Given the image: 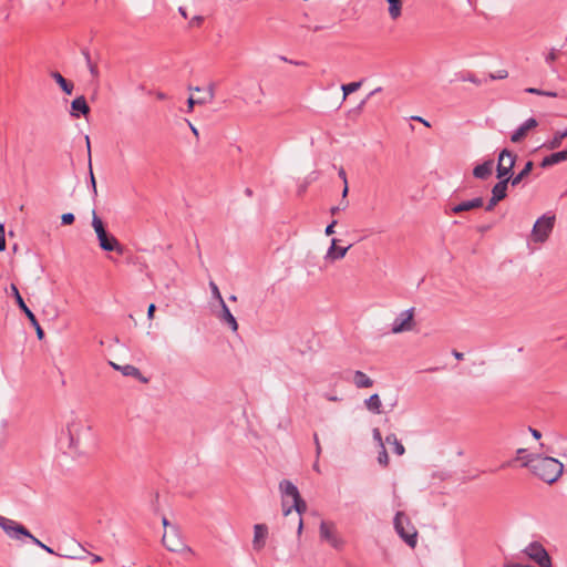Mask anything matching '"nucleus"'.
Masks as SVG:
<instances>
[{"mask_svg": "<svg viewBox=\"0 0 567 567\" xmlns=\"http://www.w3.org/2000/svg\"><path fill=\"white\" fill-rule=\"evenodd\" d=\"M292 508V506L286 507V501L282 499V511L285 516H288L291 513Z\"/></svg>", "mask_w": 567, "mask_h": 567, "instance_id": "nucleus-54", "label": "nucleus"}, {"mask_svg": "<svg viewBox=\"0 0 567 567\" xmlns=\"http://www.w3.org/2000/svg\"><path fill=\"white\" fill-rule=\"evenodd\" d=\"M389 3V14L393 20H396L402 13L401 0H386Z\"/></svg>", "mask_w": 567, "mask_h": 567, "instance_id": "nucleus-30", "label": "nucleus"}, {"mask_svg": "<svg viewBox=\"0 0 567 567\" xmlns=\"http://www.w3.org/2000/svg\"><path fill=\"white\" fill-rule=\"evenodd\" d=\"M462 81L472 82L476 85H481L483 83L482 80L477 79L474 74L467 73L466 75L462 76Z\"/></svg>", "mask_w": 567, "mask_h": 567, "instance_id": "nucleus-38", "label": "nucleus"}, {"mask_svg": "<svg viewBox=\"0 0 567 567\" xmlns=\"http://www.w3.org/2000/svg\"><path fill=\"white\" fill-rule=\"evenodd\" d=\"M516 159L517 155L514 152L508 151L507 148L502 150L497 158V178H506L509 176L515 166Z\"/></svg>", "mask_w": 567, "mask_h": 567, "instance_id": "nucleus-10", "label": "nucleus"}, {"mask_svg": "<svg viewBox=\"0 0 567 567\" xmlns=\"http://www.w3.org/2000/svg\"><path fill=\"white\" fill-rule=\"evenodd\" d=\"M414 308L402 311L393 321L391 327L392 333H401L411 331L414 328Z\"/></svg>", "mask_w": 567, "mask_h": 567, "instance_id": "nucleus-12", "label": "nucleus"}, {"mask_svg": "<svg viewBox=\"0 0 567 567\" xmlns=\"http://www.w3.org/2000/svg\"><path fill=\"white\" fill-rule=\"evenodd\" d=\"M378 462L380 465L382 466H388L389 464V455H388V452L385 450V446H380V451H379V454H378Z\"/></svg>", "mask_w": 567, "mask_h": 567, "instance_id": "nucleus-36", "label": "nucleus"}, {"mask_svg": "<svg viewBox=\"0 0 567 567\" xmlns=\"http://www.w3.org/2000/svg\"><path fill=\"white\" fill-rule=\"evenodd\" d=\"M214 97H215V85L209 84L207 87L206 95L197 99L196 102H197V104H206V103H210L214 100Z\"/></svg>", "mask_w": 567, "mask_h": 567, "instance_id": "nucleus-33", "label": "nucleus"}, {"mask_svg": "<svg viewBox=\"0 0 567 567\" xmlns=\"http://www.w3.org/2000/svg\"><path fill=\"white\" fill-rule=\"evenodd\" d=\"M90 113V106L83 95L75 97L71 102V115L73 117H80V114L87 115Z\"/></svg>", "mask_w": 567, "mask_h": 567, "instance_id": "nucleus-17", "label": "nucleus"}, {"mask_svg": "<svg viewBox=\"0 0 567 567\" xmlns=\"http://www.w3.org/2000/svg\"><path fill=\"white\" fill-rule=\"evenodd\" d=\"M324 398H326L327 400H329V401H332V402H336V401H338V400H339V398H338V396H336V395H330V394H326V395H324Z\"/></svg>", "mask_w": 567, "mask_h": 567, "instance_id": "nucleus-63", "label": "nucleus"}, {"mask_svg": "<svg viewBox=\"0 0 567 567\" xmlns=\"http://www.w3.org/2000/svg\"><path fill=\"white\" fill-rule=\"evenodd\" d=\"M555 226V216L554 215H543L540 216L534 224L532 234H530V240L537 244L545 243Z\"/></svg>", "mask_w": 567, "mask_h": 567, "instance_id": "nucleus-6", "label": "nucleus"}, {"mask_svg": "<svg viewBox=\"0 0 567 567\" xmlns=\"http://www.w3.org/2000/svg\"><path fill=\"white\" fill-rule=\"evenodd\" d=\"M209 288H210L213 298L216 299L219 305L224 303L225 301H224V299L221 297L219 288H218V286L213 280L209 281Z\"/></svg>", "mask_w": 567, "mask_h": 567, "instance_id": "nucleus-35", "label": "nucleus"}, {"mask_svg": "<svg viewBox=\"0 0 567 567\" xmlns=\"http://www.w3.org/2000/svg\"><path fill=\"white\" fill-rule=\"evenodd\" d=\"M92 227L94 228V231H95L97 240H99V246L102 250L115 251L118 255L124 254L123 246L118 243V240L113 235H110L106 231L102 219L96 215L95 210H93Z\"/></svg>", "mask_w": 567, "mask_h": 567, "instance_id": "nucleus-3", "label": "nucleus"}, {"mask_svg": "<svg viewBox=\"0 0 567 567\" xmlns=\"http://www.w3.org/2000/svg\"><path fill=\"white\" fill-rule=\"evenodd\" d=\"M268 537V527L266 524H256L254 526V539L252 547L255 550H261L266 545V539Z\"/></svg>", "mask_w": 567, "mask_h": 567, "instance_id": "nucleus-14", "label": "nucleus"}, {"mask_svg": "<svg viewBox=\"0 0 567 567\" xmlns=\"http://www.w3.org/2000/svg\"><path fill=\"white\" fill-rule=\"evenodd\" d=\"M337 219H333L327 227H326V230H324V234L327 236H331L334 234V227L337 225Z\"/></svg>", "mask_w": 567, "mask_h": 567, "instance_id": "nucleus-44", "label": "nucleus"}, {"mask_svg": "<svg viewBox=\"0 0 567 567\" xmlns=\"http://www.w3.org/2000/svg\"><path fill=\"white\" fill-rule=\"evenodd\" d=\"M155 310H156V307L154 303H151L148 306V309H147V318L151 320L154 318V313H155Z\"/></svg>", "mask_w": 567, "mask_h": 567, "instance_id": "nucleus-49", "label": "nucleus"}, {"mask_svg": "<svg viewBox=\"0 0 567 567\" xmlns=\"http://www.w3.org/2000/svg\"><path fill=\"white\" fill-rule=\"evenodd\" d=\"M337 243H338V239L333 238L331 240V246L329 247L324 258L327 260H339V259H342L347 251L349 250V248L351 247V245H349L348 247H337Z\"/></svg>", "mask_w": 567, "mask_h": 567, "instance_id": "nucleus-20", "label": "nucleus"}, {"mask_svg": "<svg viewBox=\"0 0 567 567\" xmlns=\"http://www.w3.org/2000/svg\"><path fill=\"white\" fill-rule=\"evenodd\" d=\"M483 204H484V200L482 197H475L473 199L464 200V202L453 206L451 208V212L453 214H460V213L467 212L471 209L480 208L483 206Z\"/></svg>", "mask_w": 567, "mask_h": 567, "instance_id": "nucleus-18", "label": "nucleus"}, {"mask_svg": "<svg viewBox=\"0 0 567 567\" xmlns=\"http://www.w3.org/2000/svg\"><path fill=\"white\" fill-rule=\"evenodd\" d=\"M74 215L72 213H65L61 216L62 225H71L74 221Z\"/></svg>", "mask_w": 567, "mask_h": 567, "instance_id": "nucleus-39", "label": "nucleus"}, {"mask_svg": "<svg viewBox=\"0 0 567 567\" xmlns=\"http://www.w3.org/2000/svg\"><path fill=\"white\" fill-rule=\"evenodd\" d=\"M385 443L393 446V452L396 455L401 456L405 453V449H404L403 444L398 440L395 434L391 433V434L386 435Z\"/></svg>", "mask_w": 567, "mask_h": 567, "instance_id": "nucleus-29", "label": "nucleus"}, {"mask_svg": "<svg viewBox=\"0 0 567 567\" xmlns=\"http://www.w3.org/2000/svg\"><path fill=\"white\" fill-rule=\"evenodd\" d=\"M522 464L546 483H555L563 474L564 465L551 456L528 454Z\"/></svg>", "mask_w": 567, "mask_h": 567, "instance_id": "nucleus-1", "label": "nucleus"}, {"mask_svg": "<svg viewBox=\"0 0 567 567\" xmlns=\"http://www.w3.org/2000/svg\"><path fill=\"white\" fill-rule=\"evenodd\" d=\"M6 249V230L3 224L0 223V251Z\"/></svg>", "mask_w": 567, "mask_h": 567, "instance_id": "nucleus-40", "label": "nucleus"}, {"mask_svg": "<svg viewBox=\"0 0 567 567\" xmlns=\"http://www.w3.org/2000/svg\"><path fill=\"white\" fill-rule=\"evenodd\" d=\"M348 193H349L348 184H343V189H342V200H346V198H347V196H348Z\"/></svg>", "mask_w": 567, "mask_h": 567, "instance_id": "nucleus-60", "label": "nucleus"}, {"mask_svg": "<svg viewBox=\"0 0 567 567\" xmlns=\"http://www.w3.org/2000/svg\"><path fill=\"white\" fill-rule=\"evenodd\" d=\"M411 120L417 121V122L422 123L423 125H425L426 127L431 126V124L426 120L421 117V116L414 115V116L411 117Z\"/></svg>", "mask_w": 567, "mask_h": 567, "instance_id": "nucleus-50", "label": "nucleus"}, {"mask_svg": "<svg viewBox=\"0 0 567 567\" xmlns=\"http://www.w3.org/2000/svg\"><path fill=\"white\" fill-rule=\"evenodd\" d=\"M503 567H534L532 565H523L518 563H505Z\"/></svg>", "mask_w": 567, "mask_h": 567, "instance_id": "nucleus-52", "label": "nucleus"}, {"mask_svg": "<svg viewBox=\"0 0 567 567\" xmlns=\"http://www.w3.org/2000/svg\"><path fill=\"white\" fill-rule=\"evenodd\" d=\"M51 76L53 78V80L60 85V87L62 89V91L70 95L72 94L73 92V89H74V85L73 83L66 81L62 75L61 73L59 72H52L51 73Z\"/></svg>", "mask_w": 567, "mask_h": 567, "instance_id": "nucleus-28", "label": "nucleus"}, {"mask_svg": "<svg viewBox=\"0 0 567 567\" xmlns=\"http://www.w3.org/2000/svg\"><path fill=\"white\" fill-rule=\"evenodd\" d=\"M372 436L375 442H378L379 446H384V441L382 440L381 432L379 429H373Z\"/></svg>", "mask_w": 567, "mask_h": 567, "instance_id": "nucleus-42", "label": "nucleus"}, {"mask_svg": "<svg viewBox=\"0 0 567 567\" xmlns=\"http://www.w3.org/2000/svg\"><path fill=\"white\" fill-rule=\"evenodd\" d=\"M162 524L165 530H167V528L171 529V526H173L165 516L162 518Z\"/></svg>", "mask_w": 567, "mask_h": 567, "instance_id": "nucleus-58", "label": "nucleus"}, {"mask_svg": "<svg viewBox=\"0 0 567 567\" xmlns=\"http://www.w3.org/2000/svg\"><path fill=\"white\" fill-rule=\"evenodd\" d=\"M83 55L85 58V62H86L87 69L90 71L92 78L97 79L100 75V72H99V68H97L96 63H94L91 60L90 53L87 51H83Z\"/></svg>", "mask_w": 567, "mask_h": 567, "instance_id": "nucleus-31", "label": "nucleus"}, {"mask_svg": "<svg viewBox=\"0 0 567 567\" xmlns=\"http://www.w3.org/2000/svg\"><path fill=\"white\" fill-rule=\"evenodd\" d=\"M353 383L359 389L371 388L373 385V380L368 377L364 372L357 370L353 373Z\"/></svg>", "mask_w": 567, "mask_h": 567, "instance_id": "nucleus-25", "label": "nucleus"}, {"mask_svg": "<svg viewBox=\"0 0 567 567\" xmlns=\"http://www.w3.org/2000/svg\"><path fill=\"white\" fill-rule=\"evenodd\" d=\"M197 104L196 100L193 99L192 96L187 100V105H188V112H192L193 109H194V105Z\"/></svg>", "mask_w": 567, "mask_h": 567, "instance_id": "nucleus-56", "label": "nucleus"}, {"mask_svg": "<svg viewBox=\"0 0 567 567\" xmlns=\"http://www.w3.org/2000/svg\"><path fill=\"white\" fill-rule=\"evenodd\" d=\"M338 175L342 179L343 184H348L347 173L343 167L339 168Z\"/></svg>", "mask_w": 567, "mask_h": 567, "instance_id": "nucleus-48", "label": "nucleus"}, {"mask_svg": "<svg viewBox=\"0 0 567 567\" xmlns=\"http://www.w3.org/2000/svg\"><path fill=\"white\" fill-rule=\"evenodd\" d=\"M499 181L493 186L492 188V196L497 198L499 202L506 198L507 196V188L509 182V176L506 178H498Z\"/></svg>", "mask_w": 567, "mask_h": 567, "instance_id": "nucleus-22", "label": "nucleus"}, {"mask_svg": "<svg viewBox=\"0 0 567 567\" xmlns=\"http://www.w3.org/2000/svg\"><path fill=\"white\" fill-rule=\"evenodd\" d=\"M452 353H453L454 358L457 359V360H462L464 358V354L462 352L456 351V350H453Z\"/></svg>", "mask_w": 567, "mask_h": 567, "instance_id": "nucleus-61", "label": "nucleus"}, {"mask_svg": "<svg viewBox=\"0 0 567 567\" xmlns=\"http://www.w3.org/2000/svg\"><path fill=\"white\" fill-rule=\"evenodd\" d=\"M565 161H567V150L551 153L550 155L545 156L539 165L542 168H547Z\"/></svg>", "mask_w": 567, "mask_h": 567, "instance_id": "nucleus-21", "label": "nucleus"}, {"mask_svg": "<svg viewBox=\"0 0 567 567\" xmlns=\"http://www.w3.org/2000/svg\"><path fill=\"white\" fill-rule=\"evenodd\" d=\"M524 555H526L530 560L537 564L539 567H551L553 559L549 556L547 549L539 542L529 543L524 549Z\"/></svg>", "mask_w": 567, "mask_h": 567, "instance_id": "nucleus-8", "label": "nucleus"}, {"mask_svg": "<svg viewBox=\"0 0 567 567\" xmlns=\"http://www.w3.org/2000/svg\"><path fill=\"white\" fill-rule=\"evenodd\" d=\"M538 125V122L536 118L534 117H530L528 120H526L522 125L518 126L517 130H515L511 136V141L513 143H519L526 135L527 133L535 128L536 126Z\"/></svg>", "mask_w": 567, "mask_h": 567, "instance_id": "nucleus-15", "label": "nucleus"}, {"mask_svg": "<svg viewBox=\"0 0 567 567\" xmlns=\"http://www.w3.org/2000/svg\"><path fill=\"white\" fill-rule=\"evenodd\" d=\"M566 137H567V130L557 131L550 140H548L547 142H545L543 144V147H545L547 150H556L561 145L564 138H566Z\"/></svg>", "mask_w": 567, "mask_h": 567, "instance_id": "nucleus-26", "label": "nucleus"}, {"mask_svg": "<svg viewBox=\"0 0 567 567\" xmlns=\"http://www.w3.org/2000/svg\"><path fill=\"white\" fill-rule=\"evenodd\" d=\"M0 527L4 530V533L12 539H22V537H27L31 539V542L45 550L47 553L51 555H56V553L45 544H43L41 540H39L37 537H34L23 525L19 524L18 522L0 516ZM60 557L69 558V559H83L84 556L81 555H64V554H58Z\"/></svg>", "mask_w": 567, "mask_h": 567, "instance_id": "nucleus-2", "label": "nucleus"}, {"mask_svg": "<svg viewBox=\"0 0 567 567\" xmlns=\"http://www.w3.org/2000/svg\"><path fill=\"white\" fill-rule=\"evenodd\" d=\"M219 306L220 312L217 316L219 321L227 324L231 329V331L236 332L238 330V323L236 318L233 316V313L230 312L229 308L225 302L220 303Z\"/></svg>", "mask_w": 567, "mask_h": 567, "instance_id": "nucleus-16", "label": "nucleus"}, {"mask_svg": "<svg viewBox=\"0 0 567 567\" xmlns=\"http://www.w3.org/2000/svg\"><path fill=\"white\" fill-rule=\"evenodd\" d=\"M533 167H534V163L532 161H528V162H526L525 166L518 174H516V175L511 174L509 175L511 185L513 187L519 185L532 173Z\"/></svg>", "mask_w": 567, "mask_h": 567, "instance_id": "nucleus-23", "label": "nucleus"}, {"mask_svg": "<svg viewBox=\"0 0 567 567\" xmlns=\"http://www.w3.org/2000/svg\"><path fill=\"white\" fill-rule=\"evenodd\" d=\"M361 85H362V81L343 84L341 86V90L343 92V100H346L349 94L358 91L361 87Z\"/></svg>", "mask_w": 567, "mask_h": 567, "instance_id": "nucleus-32", "label": "nucleus"}, {"mask_svg": "<svg viewBox=\"0 0 567 567\" xmlns=\"http://www.w3.org/2000/svg\"><path fill=\"white\" fill-rule=\"evenodd\" d=\"M528 430L534 439L539 440L542 437V433L538 430L533 427H529Z\"/></svg>", "mask_w": 567, "mask_h": 567, "instance_id": "nucleus-53", "label": "nucleus"}, {"mask_svg": "<svg viewBox=\"0 0 567 567\" xmlns=\"http://www.w3.org/2000/svg\"><path fill=\"white\" fill-rule=\"evenodd\" d=\"M279 491L282 495V499L286 497H290L292 499V507L299 515L298 534L300 535L303 527L301 515L307 509L306 502L301 498L297 486L288 480H282L279 483Z\"/></svg>", "mask_w": 567, "mask_h": 567, "instance_id": "nucleus-4", "label": "nucleus"}, {"mask_svg": "<svg viewBox=\"0 0 567 567\" xmlns=\"http://www.w3.org/2000/svg\"><path fill=\"white\" fill-rule=\"evenodd\" d=\"M313 439H315V443H316V453H317V456H319V455H320V453H321V446H320V443H319L318 435H317V434H315V437H313Z\"/></svg>", "mask_w": 567, "mask_h": 567, "instance_id": "nucleus-55", "label": "nucleus"}, {"mask_svg": "<svg viewBox=\"0 0 567 567\" xmlns=\"http://www.w3.org/2000/svg\"><path fill=\"white\" fill-rule=\"evenodd\" d=\"M162 544L172 553L194 554L193 549L185 543L178 526H171V529L165 530Z\"/></svg>", "mask_w": 567, "mask_h": 567, "instance_id": "nucleus-5", "label": "nucleus"}, {"mask_svg": "<svg viewBox=\"0 0 567 567\" xmlns=\"http://www.w3.org/2000/svg\"><path fill=\"white\" fill-rule=\"evenodd\" d=\"M394 528L399 536L410 546L415 547L417 532L410 519L402 512H398L394 517Z\"/></svg>", "mask_w": 567, "mask_h": 567, "instance_id": "nucleus-7", "label": "nucleus"}, {"mask_svg": "<svg viewBox=\"0 0 567 567\" xmlns=\"http://www.w3.org/2000/svg\"><path fill=\"white\" fill-rule=\"evenodd\" d=\"M320 538L327 542L331 547L341 549L343 540L337 533L336 524L332 522L322 520L319 527Z\"/></svg>", "mask_w": 567, "mask_h": 567, "instance_id": "nucleus-11", "label": "nucleus"}, {"mask_svg": "<svg viewBox=\"0 0 567 567\" xmlns=\"http://www.w3.org/2000/svg\"><path fill=\"white\" fill-rule=\"evenodd\" d=\"M90 181H91V185H92L93 196L95 197L97 195L96 182H95V177L93 175L91 167H90Z\"/></svg>", "mask_w": 567, "mask_h": 567, "instance_id": "nucleus-45", "label": "nucleus"}, {"mask_svg": "<svg viewBox=\"0 0 567 567\" xmlns=\"http://www.w3.org/2000/svg\"><path fill=\"white\" fill-rule=\"evenodd\" d=\"M508 76V72L506 70H498L496 73H491L488 75L489 80H503Z\"/></svg>", "mask_w": 567, "mask_h": 567, "instance_id": "nucleus-37", "label": "nucleus"}, {"mask_svg": "<svg viewBox=\"0 0 567 567\" xmlns=\"http://www.w3.org/2000/svg\"><path fill=\"white\" fill-rule=\"evenodd\" d=\"M92 556V564H97V563H101L103 560V558L99 555H95V554H91Z\"/></svg>", "mask_w": 567, "mask_h": 567, "instance_id": "nucleus-59", "label": "nucleus"}, {"mask_svg": "<svg viewBox=\"0 0 567 567\" xmlns=\"http://www.w3.org/2000/svg\"><path fill=\"white\" fill-rule=\"evenodd\" d=\"M494 161L487 159L473 168V176L478 179H487L492 175Z\"/></svg>", "mask_w": 567, "mask_h": 567, "instance_id": "nucleus-19", "label": "nucleus"}, {"mask_svg": "<svg viewBox=\"0 0 567 567\" xmlns=\"http://www.w3.org/2000/svg\"><path fill=\"white\" fill-rule=\"evenodd\" d=\"M178 11H179V13H181L184 18H187V13H186V9H185V8L179 7Z\"/></svg>", "mask_w": 567, "mask_h": 567, "instance_id": "nucleus-64", "label": "nucleus"}, {"mask_svg": "<svg viewBox=\"0 0 567 567\" xmlns=\"http://www.w3.org/2000/svg\"><path fill=\"white\" fill-rule=\"evenodd\" d=\"M526 452H527L526 449H518L517 452H516L517 453V460H523V463H524L526 461L525 457L528 455V454H526Z\"/></svg>", "mask_w": 567, "mask_h": 567, "instance_id": "nucleus-47", "label": "nucleus"}, {"mask_svg": "<svg viewBox=\"0 0 567 567\" xmlns=\"http://www.w3.org/2000/svg\"><path fill=\"white\" fill-rule=\"evenodd\" d=\"M556 58H557V54H556L555 50H551V51L547 54V56H546V61H547L548 63H551V62H554V61L556 60Z\"/></svg>", "mask_w": 567, "mask_h": 567, "instance_id": "nucleus-51", "label": "nucleus"}, {"mask_svg": "<svg viewBox=\"0 0 567 567\" xmlns=\"http://www.w3.org/2000/svg\"><path fill=\"white\" fill-rule=\"evenodd\" d=\"M529 94H536V95H543V96H549V97H556L557 93L554 91H543L536 87H527L525 90Z\"/></svg>", "mask_w": 567, "mask_h": 567, "instance_id": "nucleus-34", "label": "nucleus"}, {"mask_svg": "<svg viewBox=\"0 0 567 567\" xmlns=\"http://www.w3.org/2000/svg\"><path fill=\"white\" fill-rule=\"evenodd\" d=\"M187 124H188L192 133L195 135V137L198 138L199 137L198 130L189 121H187Z\"/></svg>", "mask_w": 567, "mask_h": 567, "instance_id": "nucleus-57", "label": "nucleus"}, {"mask_svg": "<svg viewBox=\"0 0 567 567\" xmlns=\"http://www.w3.org/2000/svg\"><path fill=\"white\" fill-rule=\"evenodd\" d=\"M348 200H341L339 206H333L330 209L331 215H337L341 209H346L348 207Z\"/></svg>", "mask_w": 567, "mask_h": 567, "instance_id": "nucleus-41", "label": "nucleus"}, {"mask_svg": "<svg viewBox=\"0 0 567 567\" xmlns=\"http://www.w3.org/2000/svg\"><path fill=\"white\" fill-rule=\"evenodd\" d=\"M499 203V200L493 196H491L487 205L485 206V210L492 212L494 207Z\"/></svg>", "mask_w": 567, "mask_h": 567, "instance_id": "nucleus-43", "label": "nucleus"}, {"mask_svg": "<svg viewBox=\"0 0 567 567\" xmlns=\"http://www.w3.org/2000/svg\"><path fill=\"white\" fill-rule=\"evenodd\" d=\"M202 22H203V17L195 16V17L192 18V20L189 22V25L190 27H198V25H200Z\"/></svg>", "mask_w": 567, "mask_h": 567, "instance_id": "nucleus-46", "label": "nucleus"}, {"mask_svg": "<svg viewBox=\"0 0 567 567\" xmlns=\"http://www.w3.org/2000/svg\"><path fill=\"white\" fill-rule=\"evenodd\" d=\"M381 91H382V87H380V86H379V87H377V89H374L373 91H371V92L368 94L367 99H370L371 96H373L374 94H377V93H379V92H381Z\"/></svg>", "mask_w": 567, "mask_h": 567, "instance_id": "nucleus-62", "label": "nucleus"}, {"mask_svg": "<svg viewBox=\"0 0 567 567\" xmlns=\"http://www.w3.org/2000/svg\"><path fill=\"white\" fill-rule=\"evenodd\" d=\"M10 292L14 297L18 307L24 312V315L29 319L30 323L34 327V329L37 331L38 339L42 340L44 338V331L42 330L38 319L34 316V313L25 305L23 298L21 297V295L19 292L18 287L14 284L10 285Z\"/></svg>", "mask_w": 567, "mask_h": 567, "instance_id": "nucleus-9", "label": "nucleus"}, {"mask_svg": "<svg viewBox=\"0 0 567 567\" xmlns=\"http://www.w3.org/2000/svg\"><path fill=\"white\" fill-rule=\"evenodd\" d=\"M90 431L91 427L85 425L79 417H73L66 425V431L71 446H76L80 442L82 431Z\"/></svg>", "mask_w": 567, "mask_h": 567, "instance_id": "nucleus-13", "label": "nucleus"}, {"mask_svg": "<svg viewBox=\"0 0 567 567\" xmlns=\"http://www.w3.org/2000/svg\"><path fill=\"white\" fill-rule=\"evenodd\" d=\"M112 367L115 370H120L123 375L125 377H133L138 380H142L143 382H147V379L142 377V373L138 368L132 365V364H125V365H117L115 363H112Z\"/></svg>", "mask_w": 567, "mask_h": 567, "instance_id": "nucleus-24", "label": "nucleus"}, {"mask_svg": "<svg viewBox=\"0 0 567 567\" xmlns=\"http://www.w3.org/2000/svg\"><path fill=\"white\" fill-rule=\"evenodd\" d=\"M364 405L367 408L368 411L374 413V414H381L382 411H381V406H382V403H381V399L379 396V394L374 393L372 394L369 399H367L364 401Z\"/></svg>", "mask_w": 567, "mask_h": 567, "instance_id": "nucleus-27", "label": "nucleus"}]
</instances>
